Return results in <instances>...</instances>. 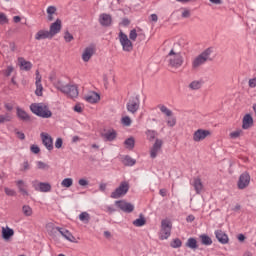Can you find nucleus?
<instances>
[{"label":"nucleus","mask_w":256,"mask_h":256,"mask_svg":"<svg viewBox=\"0 0 256 256\" xmlns=\"http://www.w3.org/2000/svg\"><path fill=\"white\" fill-rule=\"evenodd\" d=\"M130 24H131V21H129V19L124 18V19L122 20V25H123L124 27H127V26H129Z\"/></svg>","instance_id":"63"},{"label":"nucleus","mask_w":256,"mask_h":256,"mask_svg":"<svg viewBox=\"0 0 256 256\" xmlns=\"http://www.w3.org/2000/svg\"><path fill=\"white\" fill-rule=\"evenodd\" d=\"M56 231L62 235V237H65L67 241H70V243H75V236L70 233L69 230L61 228V227H56Z\"/></svg>","instance_id":"20"},{"label":"nucleus","mask_w":256,"mask_h":256,"mask_svg":"<svg viewBox=\"0 0 256 256\" xmlns=\"http://www.w3.org/2000/svg\"><path fill=\"white\" fill-rule=\"evenodd\" d=\"M37 168L42 169L43 171H47V169H49V164H46L43 161H38L37 162Z\"/></svg>","instance_id":"42"},{"label":"nucleus","mask_w":256,"mask_h":256,"mask_svg":"<svg viewBox=\"0 0 256 256\" xmlns=\"http://www.w3.org/2000/svg\"><path fill=\"white\" fill-rule=\"evenodd\" d=\"M101 137L104 141H115L117 139V131L115 129H109L105 133H102Z\"/></svg>","instance_id":"19"},{"label":"nucleus","mask_w":256,"mask_h":256,"mask_svg":"<svg viewBox=\"0 0 256 256\" xmlns=\"http://www.w3.org/2000/svg\"><path fill=\"white\" fill-rule=\"evenodd\" d=\"M79 219L80 221H82L83 223H89L90 219H91V216L89 215V213L87 212H82L80 215H79Z\"/></svg>","instance_id":"39"},{"label":"nucleus","mask_w":256,"mask_h":256,"mask_svg":"<svg viewBox=\"0 0 256 256\" xmlns=\"http://www.w3.org/2000/svg\"><path fill=\"white\" fill-rule=\"evenodd\" d=\"M16 186L19 189V192L22 193V195H29V192H27V184H25V181L23 180H18L16 181Z\"/></svg>","instance_id":"27"},{"label":"nucleus","mask_w":256,"mask_h":256,"mask_svg":"<svg viewBox=\"0 0 256 256\" xmlns=\"http://www.w3.org/2000/svg\"><path fill=\"white\" fill-rule=\"evenodd\" d=\"M168 59H169V65L170 67H173L174 69H179V67H181V65H183V56L181 55V53H176L175 50H171L168 55H167Z\"/></svg>","instance_id":"3"},{"label":"nucleus","mask_w":256,"mask_h":256,"mask_svg":"<svg viewBox=\"0 0 256 256\" xmlns=\"http://www.w3.org/2000/svg\"><path fill=\"white\" fill-rule=\"evenodd\" d=\"M243 133V130H236L232 133H230L231 139H237L238 137H241V134Z\"/></svg>","instance_id":"45"},{"label":"nucleus","mask_w":256,"mask_h":256,"mask_svg":"<svg viewBox=\"0 0 256 256\" xmlns=\"http://www.w3.org/2000/svg\"><path fill=\"white\" fill-rule=\"evenodd\" d=\"M32 186L34 187L35 191H40V193H49L51 191V184L48 182H37L33 181Z\"/></svg>","instance_id":"11"},{"label":"nucleus","mask_w":256,"mask_h":256,"mask_svg":"<svg viewBox=\"0 0 256 256\" xmlns=\"http://www.w3.org/2000/svg\"><path fill=\"white\" fill-rule=\"evenodd\" d=\"M55 87L58 89V91H61V93L65 91V85H63V82L61 81L56 82Z\"/></svg>","instance_id":"47"},{"label":"nucleus","mask_w":256,"mask_h":256,"mask_svg":"<svg viewBox=\"0 0 256 256\" xmlns=\"http://www.w3.org/2000/svg\"><path fill=\"white\" fill-rule=\"evenodd\" d=\"M78 185H80V187H87V185H89V181H87L85 178H81L78 181Z\"/></svg>","instance_id":"55"},{"label":"nucleus","mask_w":256,"mask_h":256,"mask_svg":"<svg viewBox=\"0 0 256 256\" xmlns=\"http://www.w3.org/2000/svg\"><path fill=\"white\" fill-rule=\"evenodd\" d=\"M63 93L70 97V99H75L79 97V89L76 85H65Z\"/></svg>","instance_id":"12"},{"label":"nucleus","mask_w":256,"mask_h":256,"mask_svg":"<svg viewBox=\"0 0 256 256\" xmlns=\"http://www.w3.org/2000/svg\"><path fill=\"white\" fill-rule=\"evenodd\" d=\"M147 223V220L143 216V214H140L139 218L133 221L134 227H143Z\"/></svg>","instance_id":"31"},{"label":"nucleus","mask_w":256,"mask_h":256,"mask_svg":"<svg viewBox=\"0 0 256 256\" xmlns=\"http://www.w3.org/2000/svg\"><path fill=\"white\" fill-rule=\"evenodd\" d=\"M16 115L18 119H20V121H24L25 123H28L29 121H31V116H29V114L22 108H19V107L16 108Z\"/></svg>","instance_id":"21"},{"label":"nucleus","mask_w":256,"mask_h":256,"mask_svg":"<svg viewBox=\"0 0 256 256\" xmlns=\"http://www.w3.org/2000/svg\"><path fill=\"white\" fill-rule=\"evenodd\" d=\"M11 73H13V66H8L6 71H5L6 77H10Z\"/></svg>","instance_id":"56"},{"label":"nucleus","mask_w":256,"mask_h":256,"mask_svg":"<svg viewBox=\"0 0 256 256\" xmlns=\"http://www.w3.org/2000/svg\"><path fill=\"white\" fill-rule=\"evenodd\" d=\"M35 85H36L35 94L37 95V97H42L43 96V84L37 83Z\"/></svg>","instance_id":"40"},{"label":"nucleus","mask_w":256,"mask_h":256,"mask_svg":"<svg viewBox=\"0 0 256 256\" xmlns=\"http://www.w3.org/2000/svg\"><path fill=\"white\" fill-rule=\"evenodd\" d=\"M161 149H163V140L156 139L152 148L150 149V157L151 159H156L157 155L161 153Z\"/></svg>","instance_id":"10"},{"label":"nucleus","mask_w":256,"mask_h":256,"mask_svg":"<svg viewBox=\"0 0 256 256\" xmlns=\"http://www.w3.org/2000/svg\"><path fill=\"white\" fill-rule=\"evenodd\" d=\"M201 87H203V81L201 80H194L189 84V89H192V91H197Z\"/></svg>","instance_id":"30"},{"label":"nucleus","mask_w":256,"mask_h":256,"mask_svg":"<svg viewBox=\"0 0 256 256\" xmlns=\"http://www.w3.org/2000/svg\"><path fill=\"white\" fill-rule=\"evenodd\" d=\"M182 17H183L184 19H187V18L191 17V12H190L189 10H184V11L182 12Z\"/></svg>","instance_id":"58"},{"label":"nucleus","mask_w":256,"mask_h":256,"mask_svg":"<svg viewBox=\"0 0 256 256\" xmlns=\"http://www.w3.org/2000/svg\"><path fill=\"white\" fill-rule=\"evenodd\" d=\"M11 121V116L9 115H0V123H7Z\"/></svg>","instance_id":"51"},{"label":"nucleus","mask_w":256,"mask_h":256,"mask_svg":"<svg viewBox=\"0 0 256 256\" xmlns=\"http://www.w3.org/2000/svg\"><path fill=\"white\" fill-rule=\"evenodd\" d=\"M158 109H160L161 113L166 115V117H171L173 115V111L169 110V108L163 104L158 105Z\"/></svg>","instance_id":"35"},{"label":"nucleus","mask_w":256,"mask_h":256,"mask_svg":"<svg viewBox=\"0 0 256 256\" xmlns=\"http://www.w3.org/2000/svg\"><path fill=\"white\" fill-rule=\"evenodd\" d=\"M124 145L126 146V149H130V150L135 149V138L133 137L127 138L124 141Z\"/></svg>","instance_id":"34"},{"label":"nucleus","mask_w":256,"mask_h":256,"mask_svg":"<svg viewBox=\"0 0 256 256\" xmlns=\"http://www.w3.org/2000/svg\"><path fill=\"white\" fill-rule=\"evenodd\" d=\"M18 139H21V141L25 140V133L23 132H16Z\"/></svg>","instance_id":"62"},{"label":"nucleus","mask_w":256,"mask_h":256,"mask_svg":"<svg viewBox=\"0 0 256 256\" xmlns=\"http://www.w3.org/2000/svg\"><path fill=\"white\" fill-rule=\"evenodd\" d=\"M211 53H213V48H207L202 53H200L198 56H196L192 60V69L193 71H197L199 67L205 65L207 61H211Z\"/></svg>","instance_id":"1"},{"label":"nucleus","mask_w":256,"mask_h":256,"mask_svg":"<svg viewBox=\"0 0 256 256\" xmlns=\"http://www.w3.org/2000/svg\"><path fill=\"white\" fill-rule=\"evenodd\" d=\"M41 79H42V77H41V74L39 73V70H36V82H35V84L41 83Z\"/></svg>","instance_id":"60"},{"label":"nucleus","mask_w":256,"mask_h":256,"mask_svg":"<svg viewBox=\"0 0 256 256\" xmlns=\"http://www.w3.org/2000/svg\"><path fill=\"white\" fill-rule=\"evenodd\" d=\"M200 239H201L202 245H206V246L213 245V240L207 234L200 235Z\"/></svg>","instance_id":"33"},{"label":"nucleus","mask_w":256,"mask_h":256,"mask_svg":"<svg viewBox=\"0 0 256 256\" xmlns=\"http://www.w3.org/2000/svg\"><path fill=\"white\" fill-rule=\"evenodd\" d=\"M30 151L32 153H34L35 155H37L38 153L41 152V148H39V146L33 144V145L30 146Z\"/></svg>","instance_id":"48"},{"label":"nucleus","mask_w":256,"mask_h":256,"mask_svg":"<svg viewBox=\"0 0 256 256\" xmlns=\"http://www.w3.org/2000/svg\"><path fill=\"white\" fill-rule=\"evenodd\" d=\"M122 123L125 125V127H130L131 126V118L129 116L123 117Z\"/></svg>","instance_id":"49"},{"label":"nucleus","mask_w":256,"mask_h":256,"mask_svg":"<svg viewBox=\"0 0 256 256\" xmlns=\"http://www.w3.org/2000/svg\"><path fill=\"white\" fill-rule=\"evenodd\" d=\"M40 137L42 139L44 147H46L48 151H51L53 149V137H51V135L45 132H42L40 134Z\"/></svg>","instance_id":"15"},{"label":"nucleus","mask_w":256,"mask_h":256,"mask_svg":"<svg viewBox=\"0 0 256 256\" xmlns=\"http://www.w3.org/2000/svg\"><path fill=\"white\" fill-rule=\"evenodd\" d=\"M207 137H211V132L209 130L198 129L193 134V141L199 143L204 141V139H207Z\"/></svg>","instance_id":"9"},{"label":"nucleus","mask_w":256,"mask_h":256,"mask_svg":"<svg viewBox=\"0 0 256 256\" xmlns=\"http://www.w3.org/2000/svg\"><path fill=\"white\" fill-rule=\"evenodd\" d=\"M119 41L123 51L126 53H131V51H133V42H131L127 34L123 33V31H120L119 33Z\"/></svg>","instance_id":"7"},{"label":"nucleus","mask_w":256,"mask_h":256,"mask_svg":"<svg viewBox=\"0 0 256 256\" xmlns=\"http://www.w3.org/2000/svg\"><path fill=\"white\" fill-rule=\"evenodd\" d=\"M36 41H41L43 39H53L51 33L48 30H39L35 35Z\"/></svg>","instance_id":"24"},{"label":"nucleus","mask_w":256,"mask_h":256,"mask_svg":"<svg viewBox=\"0 0 256 256\" xmlns=\"http://www.w3.org/2000/svg\"><path fill=\"white\" fill-rule=\"evenodd\" d=\"M56 149H61L63 147V138H57L55 142Z\"/></svg>","instance_id":"53"},{"label":"nucleus","mask_w":256,"mask_h":256,"mask_svg":"<svg viewBox=\"0 0 256 256\" xmlns=\"http://www.w3.org/2000/svg\"><path fill=\"white\" fill-rule=\"evenodd\" d=\"M15 235V231L9 227L2 228V238L5 241H9L11 237Z\"/></svg>","instance_id":"25"},{"label":"nucleus","mask_w":256,"mask_h":256,"mask_svg":"<svg viewBox=\"0 0 256 256\" xmlns=\"http://www.w3.org/2000/svg\"><path fill=\"white\" fill-rule=\"evenodd\" d=\"M62 22L61 19H57L50 25V30L48 31L52 37H55L57 33H61Z\"/></svg>","instance_id":"17"},{"label":"nucleus","mask_w":256,"mask_h":256,"mask_svg":"<svg viewBox=\"0 0 256 256\" xmlns=\"http://www.w3.org/2000/svg\"><path fill=\"white\" fill-rule=\"evenodd\" d=\"M22 211H23V214L26 216V217H31L33 215V209L30 208L29 205H24L22 207Z\"/></svg>","instance_id":"38"},{"label":"nucleus","mask_w":256,"mask_h":256,"mask_svg":"<svg viewBox=\"0 0 256 256\" xmlns=\"http://www.w3.org/2000/svg\"><path fill=\"white\" fill-rule=\"evenodd\" d=\"M173 229V223L170 220L164 219L161 221V228L159 238L161 241H165L168 237H171V230Z\"/></svg>","instance_id":"4"},{"label":"nucleus","mask_w":256,"mask_h":256,"mask_svg":"<svg viewBox=\"0 0 256 256\" xmlns=\"http://www.w3.org/2000/svg\"><path fill=\"white\" fill-rule=\"evenodd\" d=\"M253 125V116L251 114H246L242 119V129H251Z\"/></svg>","instance_id":"23"},{"label":"nucleus","mask_w":256,"mask_h":256,"mask_svg":"<svg viewBox=\"0 0 256 256\" xmlns=\"http://www.w3.org/2000/svg\"><path fill=\"white\" fill-rule=\"evenodd\" d=\"M251 183V175H249V172H243L238 179L237 187L240 190L247 189L249 187V184Z\"/></svg>","instance_id":"8"},{"label":"nucleus","mask_w":256,"mask_h":256,"mask_svg":"<svg viewBox=\"0 0 256 256\" xmlns=\"http://www.w3.org/2000/svg\"><path fill=\"white\" fill-rule=\"evenodd\" d=\"M64 39L66 41V43H71V41H73V39H75L72 34H70L69 31H66L64 34Z\"/></svg>","instance_id":"44"},{"label":"nucleus","mask_w":256,"mask_h":256,"mask_svg":"<svg viewBox=\"0 0 256 256\" xmlns=\"http://www.w3.org/2000/svg\"><path fill=\"white\" fill-rule=\"evenodd\" d=\"M85 99L88 103H97L101 99L99 94L92 92L90 95L85 96Z\"/></svg>","instance_id":"28"},{"label":"nucleus","mask_w":256,"mask_h":256,"mask_svg":"<svg viewBox=\"0 0 256 256\" xmlns=\"http://www.w3.org/2000/svg\"><path fill=\"white\" fill-rule=\"evenodd\" d=\"M95 51L96 49L94 45H90L84 49L82 53V60L84 61V63H89L91 57L95 55Z\"/></svg>","instance_id":"14"},{"label":"nucleus","mask_w":256,"mask_h":256,"mask_svg":"<svg viewBox=\"0 0 256 256\" xmlns=\"http://www.w3.org/2000/svg\"><path fill=\"white\" fill-rule=\"evenodd\" d=\"M99 23L102 27H111L113 18L110 14L102 13L99 15Z\"/></svg>","instance_id":"16"},{"label":"nucleus","mask_w":256,"mask_h":256,"mask_svg":"<svg viewBox=\"0 0 256 256\" xmlns=\"http://www.w3.org/2000/svg\"><path fill=\"white\" fill-rule=\"evenodd\" d=\"M0 23L2 25H5V23H9V19H7L5 13L0 12Z\"/></svg>","instance_id":"50"},{"label":"nucleus","mask_w":256,"mask_h":256,"mask_svg":"<svg viewBox=\"0 0 256 256\" xmlns=\"http://www.w3.org/2000/svg\"><path fill=\"white\" fill-rule=\"evenodd\" d=\"M215 235L216 239L219 241V243H222V245H227V243H229V236H227L223 230H217Z\"/></svg>","instance_id":"22"},{"label":"nucleus","mask_w":256,"mask_h":256,"mask_svg":"<svg viewBox=\"0 0 256 256\" xmlns=\"http://www.w3.org/2000/svg\"><path fill=\"white\" fill-rule=\"evenodd\" d=\"M193 187L197 195H201V191H203V182L201 181V178H194Z\"/></svg>","instance_id":"26"},{"label":"nucleus","mask_w":256,"mask_h":256,"mask_svg":"<svg viewBox=\"0 0 256 256\" xmlns=\"http://www.w3.org/2000/svg\"><path fill=\"white\" fill-rule=\"evenodd\" d=\"M139 107H141V100L139 98V95L130 97L126 104L127 112L132 113V115H135V113L139 111Z\"/></svg>","instance_id":"5"},{"label":"nucleus","mask_w":256,"mask_h":256,"mask_svg":"<svg viewBox=\"0 0 256 256\" xmlns=\"http://www.w3.org/2000/svg\"><path fill=\"white\" fill-rule=\"evenodd\" d=\"M123 165H125L126 167H133V165H135V163H137L136 159H133L131 156L126 155L123 160H122Z\"/></svg>","instance_id":"29"},{"label":"nucleus","mask_w":256,"mask_h":256,"mask_svg":"<svg viewBox=\"0 0 256 256\" xmlns=\"http://www.w3.org/2000/svg\"><path fill=\"white\" fill-rule=\"evenodd\" d=\"M18 64L21 71H31V69H33V63H31V61L25 60L23 57L18 58Z\"/></svg>","instance_id":"18"},{"label":"nucleus","mask_w":256,"mask_h":256,"mask_svg":"<svg viewBox=\"0 0 256 256\" xmlns=\"http://www.w3.org/2000/svg\"><path fill=\"white\" fill-rule=\"evenodd\" d=\"M117 207L119 209H121V211H123L124 213H133V211H135V206H133V204L123 201V200H119L115 202Z\"/></svg>","instance_id":"13"},{"label":"nucleus","mask_w":256,"mask_h":256,"mask_svg":"<svg viewBox=\"0 0 256 256\" xmlns=\"http://www.w3.org/2000/svg\"><path fill=\"white\" fill-rule=\"evenodd\" d=\"M62 187H71L73 185V179L72 178H65L64 180H62L61 182Z\"/></svg>","instance_id":"41"},{"label":"nucleus","mask_w":256,"mask_h":256,"mask_svg":"<svg viewBox=\"0 0 256 256\" xmlns=\"http://www.w3.org/2000/svg\"><path fill=\"white\" fill-rule=\"evenodd\" d=\"M56 11H57V8L55 6H49L47 8V14L48 15H55Z\"/></svg>","instance_id":"54"},{"label":"nucleus","mask_w":256,"mask_h":256,"mask_svg":"<svg viewBox=\"0 0 256 256\" xmlns=\"http://www.w3.org/2000/svg\"><path fill=\"white\" fill-rule=\"evenodd\" d=\"M187 223H193L195 221V216L193 215H188L186 218Z\"/></svg>","instance_id":"64"},{"label":"nucleus","mask_w":256,"mask_h":256,"mask_svg":"<svg viewBox=\"0 0 256 256\" xmlns=\"http://www.w3.org/2000/svg\"><path fill=\"white\" fill-rule=\"evenodd\" d=\"M29 169H30V166H29V161H24L23 162V169H22V171H29Z\"/></svg>","instance_id":"59"},{"label":"nucleus","mask_w":256,"mask_h":256,"mask_svg":"<svg viewBox=\"0 0 256 256\" xmlns=\"http://www.w3.org/2000/svg\"><path fill=\"white\" fill-rule=\"evenodd\" d=\"M183 245V242H181V239L175 238L174 240L171 241L170 247L173 249H179Z\"/></svg>","instance_id":"37"},{"label":"nucleus","mask_w":256,"mask_h":256,"mask_svg":"<svg viewBox=\"0 0 256 256\" xmlns=\"http://www.w3.org/2000/svg\"><path fill=\"white\" fill-rule=\"evenodd\" d=\"M158 133L155 130H147L146 137L148 141H155V137H157Z\"/></svg>","instance_id":"36"},{"label":"nucleus","mask_w":256,"mask_h":256,"mask_svg":"<svg viewBox=\"0 0 256 256\" xmlns=\"http://www.w3.org/2000/svg\"><path fill=\"white\" fill-rule=\"evenodd\" d=\"M150 19H151V21H153L154 23H157V21H159V17L157 16V14H152V15H150Z\"/></svg>","instance_id":"61"},{"label":"nucleus","mask_w":256,"mask_h":256,"mask_svg":"<svg viewBox=\"0 0 256 256\" xmlns=\"http://www.w3.org/2000/svg\"><path fill=\"white\" fill-rule=\"evenodd\" d=\"M129 192V182L124 181L121 182L119 187L115 189L110 195L112 199H119L120 197H123V195H127Z\"/></svg>","instance_id":"6"},{"label":"nucleus","mask_w":256,"mask_h":256,"mask_svg":"<svg viewBox=\"0 0 256 256\" xmlns=\"http://www.w3.org/2000/svg\"><path fill=\"white\" fill-rule=\"evenodd\" d=\"M186 247H189V249H192L195 251L199 246L197 245V239L195 238H188L186 242Z\"/></svg>","instance_id":"32"},{"label":"nucleus","mask_w":256,"mask_h":256,"mask_svg":"<svg viewBox=\"0 0 256 256\" xmlns=\"http://www.w3.org/2000/svg\"><path fill=\"white\" fill-rule=\"evenodd\" d=\"M4 191L8 197H15V195H17V192L11 188H5Z\"/></svg>","instance_id":"46"},{"label":"nucleus","mask_w":256,"mask_h":256,"mask_svg":"<svg viewBox=\"0 0 256 256\" xmlns=\"http://www.w3.org/2000/svg\"><path fill=\"white\" fill-rule=\"evenodd\" d=\"M74 111H75L76 113H83V108L81 107V104H76V105L74 106Z\"/></svg>","instance_id":"57"},{"label":"nucleus","mask_w":256,"mask_h":256,"mask_svg":"<svg viewBox=\"0 0 256 256\" xmlns=\"http://www.w3.org/2000/svg\"><path fill=\"white\" fill-rule=\"evenodd\" d=\"M137 30L136 29H132L129 33V39L130 41H137Z\"/></svg>","instance_id":"43"},{"label":"nucleus","mask_w":256,"mask_h":256,"mask_svg":"<svg viewBox=\"0 0 256 256\" xmlns=\"http://www.w3.org/2000/svg\"><path fill=\"white\" fill-rule=\"evenodd\" d=\"M167 125H168V127H175V125H177V119L169 118L167 120Z\"/></svg>","instance_id":"52"},{"label":"nucleus","mask_w":256,"mask_h":256,"mask_svg":"<svg viewBox=\"0 0 256 256\" xmlns=\"http://www.w3.org/2000/svg\"><path fill=\"white\" fill-rule=\"evenodd\" d=\"M30 110L32 111V113H34V115H37L38 117H42V119H49L53 115L51 110H49V107L41 103L31 104Z\"/></svg>","instance_id":"2"}]
</instances>
